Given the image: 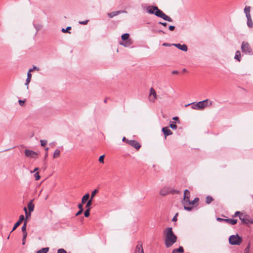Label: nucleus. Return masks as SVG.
Masks as SVG:
<instances>
[{
	"label": "nucleus",
	"instance_id": "obj_1",
	"mask_svg": "<svg viewBox=\"0 0 253 253\" xmlns=\"http://www.w3.org/2000/svg\"><path fill=\"white\" fill-rule=\"evenodd\" d=\"M146 11L149 14H154L156 16L160 17L166 21L169 22H172L173 21L170 17L167 15L156 6L149 5L146 7Z\"/></svg>",
	"mask_w": 253,
	"mask_h": 253
},
{
	"label": "nucleus",
	"instance_id": "obj_2",
	"mask_svg": "<svg viewBox=\"0 0 253 253\" xmlns=\"http://www.w3.org/2000/svg\"><path fill=\"white\" fill-rule=\"evenodd\" d=\"M166 232L165 244L167 248H169L176 242L177 237L173 233L171 227H168L166 228Z\"/></svg>",
	"mask_w": 253,
	"mask_h": 253
},
{
	"label": "nucleus",
	"instance_id": "obj_3",
	"mask_svg": "<svg viewBox=\"0 0 253 253\" xmlns=\"http://www.w3.org/2000/svg\"><path fill=\"white\" fill-rule=\"evenodd\" d=\"M208 102H210L209 106L211 105L212 102L210 101L209 99H207L197 103L193 102L190 104H188L186 105L185 106L186 107L189 105H191V108L193 109L202 110L205 109L208 106Z\"/></svg>",
	"mask_w": 253,
	"mask_h": 253
},
{
	"label": "nucleus",
	"instance_id": "obj_4",
	"mask_svg": "<svg viewBox=\"0 0 253 253\" xmlns=\"http://www.w3.org/2000/svg\"><path fill=\"white\" fill-rule=\"evenodd\" d=\"M243 241L242 238L238 234L232 235L229 238V242L231 245H240Z\"/></svg>",
	"mask_w": 253,
	"mask_h": 253
},
{
	"label": "nucleus",
	"instance_id": "obj_5",
	"mask_svg": "<svg viewBox=\"0 0 253 253\" xmlns=\"http://www.w3.org/2000/svg\"><path fill=\"white\" fill-rule=\"evenodd\" d=\"M242 51L246 54L253 55L252 49L249 43L246 42H243L241 45Z\"/></svg>",
	"mask_w": 253,
	"mask_h": 253
},
{
	"label": "nucleus",
	"instance_id": "obj_6",
	"mask_svg": "<svg viewBox=\"0 0 253 253\" xmlns=\"http://www.w3.org/2000/svg\"><path fill=\"white\" fill-rule=\"evenodd\" d=\"M239 218L242 221V223L245 224L253 223V222L251 218L248 215L242 214L239 216Z\"/></svg>",
	"mask_w": 253,
	"mask_h": 253
},
{
	"label": "nucleus",
	"instance_id": "obj_7",
	"mask_svg": "<svg viewBox=\"0 0 253 253\" xmlns=\"http://www.w3.org/2000/svg\"><path fill=\"white\" fill-rule=\"evenodd\" d=\"M126 143L136 149L137 150H138L141 147V145L137 141L134 140H126Z\"/></svg>",
	"mask_w": 253,
	"mask_h": 253
},
{
	"label": "nucleus",
	"instance_id": "obj_8",
	"mask_svg": "<svg viewBox=\"0 0 253 253\" xmlns=\"http://www.w3.org/2000/svg\"><path fill=\"white\" fill-rule=\"evenodd\" d=\"M25 155L27 157L30 158H36V156H37L38 154L35 152V151H33L32 150H30L29 149H25Z\"/></svg>",
	"mask_w": 253,
	"mask_h": 253
},
{
	"label": "nucleus",
	"instance_id": "obj_9",
	"mask_svg": "<svg viewBox=\"0 0 253 253\" xmlns=\"http://www.w3.org/2000/svg\"><path fill=\"white\" fill-rule=\"evenodd\" d=\"M216 220L218 221H219V222L224 221V222H227L228 223H229V224H230L231 225H235V224H236L237 223V219H224V218H220V217H217L216 218Z\"/></svg>",
	"mask_w": 253,
	"mask_h": 253
},
{
	"label": "nucleus",
	"instance_id": "obj_10",
	"mask_svg": "<svg viewBox=\"0 0 253 253\" xmlns=\"http://www.w3.org/2000/svg\"><path fill=\"white\" fill-rule=\"evenodd\" d=\"M156 92L155 91V89L151 87L150 88V94H149V97H150V100L152 102H154L155 101V99H156Z\"/></svg>",
	"mask_w": 253,
	"mask_h": 253
},
{
	"label": "nucleus",
	"instance_id": "obj_11",
	"mask_svg": "<svg viewBox=\"0 0 253 253\" xmlns=\"http://www.w3.org/2000/svg\"><path fill=\"white\" fill-rule=\"evenodd\" d=\"M172 45H173L178 49L183 51H187L188 50L187 46L186 44H181L180 43H172Z\"/></svg>",
	"mask_w": 253,
	"mask_h": 253
},
{
	"label": "nucleus",
	"instance_id": "obj_12",
	"mask_svg": "<svg viewBox=\"0 0 253 253\" xmlns=\"http://www.w3.org/2000/svg\"><path fill=\"white\" fill-rule=\"evenodd\" d=\"M24 216L23 215H21L19 216V220L17 222H16L15 224L14 225V226L13 227V229L11 231V232L15 230L19 226V225L22 223V222L24 220Z\"/></svg>",
	"mask_w": 253,
	"mask_h": 253
},
{
	"label": "nucleus",
	"instance_id": "obj_13",
	"mask_svg": "<svg viewBox=\"0 0 253 253\" xmlns=\"http://www.w3.org/2000/svg\"><path fill=\"white\" fill-rule=\"evenodd\" d=\"M134 253H144L141 243L139 242L136 245L134 250Z\"/></svg>",
	"mask_w": 253,
	"mask_h": 253
},
{
	"label": "nucleus",
	"instance_id": "obj_14",
	"mask_svg": "<svg viewBox=\"0 0 253 253\" xmlns=\"http://www.w3.org/2000/svg\"><path fill=\"white\" fill-rule=\"evenodd\" d=\"M190 194L188 190L185 189L184 192V200L185 202L187 203L190 200Z\"/></svg>",
	"mask_w": 253,
	"mask_h": 253
},
{
	"label": "nucleus",
	"instance_id": "obj_15",
	"mask_svg": "<svg viewBox=\"0 0 253 253\" xmlns=\"http://www.w3.org/2000/svg\"><path fill=\"white\" fill-rule=\"evenodd\" d=\"M162 131L165 135V137L172 134V131L169 129L168 127H163L162 128Z\"/></svg>",
	"mask_w": 253,
	"mask_h": 253
},
{
	"label": "nucleus",
	"instance_id": "obj_16",
	"mask_svg": "<svg viewBox=\"0 0 253 253\" xmlns=\"http://www.w3.org/2000/svg\"><path fill=\"white\" fill-rule=\"evenodd\" d=\"M31 78H32V74H31V73L30 72L28 71L27 73V78L26 80V83L25 84V85L27 86V88H28V84L31 81Z\"/></svg>",
	"mask_w": 253,
	"mask_h": 253
},
{
	"label": "nucleus",
	"instance_id": "obj_17",
	"mask_svg": "<svg viewBox=\"0 0 253 253\" xmlns=\"http://www.w3.org/2000/svg\"><path fill=\"white\" fill-rule=\"evenodd\" d=\"M169 193V189L166 188V187H165V188H163V189H162L160 191V192H159V194L162 195V196H165L167 194H168Z\"/></svg>",
	"mask_w": 253,
	"mask_h": 253
},
{
	"label": "nucleus",
	"instance_id": "obj_18",
	"mask_svg": "<svg viewBox=\"0 0 253 253\" xmlns=\"http://www.w3.org/2000/svg\"><path fill=\"white\" fill-rule=\"evenodd\" d=\"M122 12H123L122 11H115V12H111V13H108V15L109 17L110 18H112L114 16H116L117 15H118L119 14H120Z\"/></svg>",
	"mask_w": 253,
	"mask_h": 253
},
{
	"label": "nucleus",
	"instance_id": "obj_19",
	"mask_svg": "<svg viewBox=\"0 0 253 253\" xmlns=\"http://www.w3.org/2000/svg\"><path fill=\"white\" fill-rule=\"evenodd\" d=\"M234 59L238 61H241V53L239 50H237L235 53Z\"/></svg>",
	"mask_w": 253,
	"mask_h": 253
},
{
	"label": "nucleus",
	"instance_id": "obj_20",
	"mask_svg": "<svg viewBox=\"0 0 253 253\" xmlns=\"http://www.w3.org/2000/svg\"><path fill=\"white\" fill-rule=\"evenodd\" d=\"M183 252L184 250L183 247L180 246L178 249H173L172 253H177L178 252L181 253H183Z\"/></svg>",
	"mask_w": 253,
	"mask_h": 253
},
{
	"label": "nucleus",
	"instance_id": "obj_21",
	"mask_svg": "<svg viewBox=\"0 0 253 253\" xmlns=\"http://www.w3.org/2000/svg\"><path fill=\"white\" fill-rule=\"evenodd\" d=\"M89 197V194L88 193H86L85 195H84L82 199V204H84L87 200H88V198Z\"/></svg>",
	"mask_w": 253,
	"mask_h": 253
},
{
	"label": "nucleus",
	"instance_id": "obj_22",
	"mask_svg": "<svg viewBox=\"0 0 253 253\" xmlns=\"http://www.w3.org/2000/svg\"><path fill=\"white\" fill-rule=\"evenodd\" d=\"M28 208L30 212L33 211L34 210V205L32 203V202H30L28 204Z\"/></svg>",
	"mask_w": 253,
	"mask_h": 253
},
{
	"label": "nucleus",
	"instance_id": "obj_23",
	"mask_svg": "<svg viewBox=\"0 0 253 253\" xmlns=\"http://www.w3.org/2000/svg\"><path fill=\"white\" fill-rule=\"evenodd\" d=\"M120 44L123 45L125 47H128L131 45V42L130 40H127L125 41L124 42L120 43Z\"/></svg>",
	"mask_w": 253,
	"mask_h": 253
},
{
	"label": "nucleus",
	"instance_id": "obj_24",
	"mask_svg": "<svg viewBox=\"0 0 253 253\" xmlns=\"http://www.w3.org/2000/svg\"><path fill=\"white\" fill-rule=\"evenodd\" d=\"M213 200V198L211 196H207L206 198V203L207 204H210Z\"/></svg>",
	"mask_w": 253,
	"mask_h": 253
},
{
	"label": "nucleus",
	"instance_id": "obj_25",
	"mask_svg": "<svg viewBox=\"0 0 253 253\" xmlns=\"http://www.w3.org/2000/svg\"><path fill=\"white\" fill-rule=\"evenodd\" d=\"M199 199L197 197H196L193 201L189 200V201L187 203L189 205H194L195 203H197L199 201Z\"/></svg>",
	"mask_w": 253,
	"mask_h": 253
},
{
	"label": "nucleus",
	"instance_id": "obj_26",
	"mask_svg": "<svg viewBox=\"0 0 253 253\" xmlns=\"http://www.w3.org/2000/svg\"><path fill=\"white\" fill-rule=\"evenodd\" d=\"M129 35L128 33H125L122 35L121 38L123 41H126L128 39Z\"/></svg>",
	"mask_w": 253,
	"mask_h": 253
},
{
	"label": "nucleus",
	"instance_id": "obj_27",
	"mask_svg": "<svg viewBox=\"0 0 253 253\" xmlns=\"http://www.w3.org/2000/svg\"><path fill=\"white\" fill-rule=\"evenodd\" d=\"M60 151L59 150H58V149L55 150L53 153V158H56L59 157L60 155Z\"/></svg>",
	"mask_w": 253,
	"mask_h": 253
},
{
	"label": "nucleus",
	"instance_id": "obj_28",
	"mask_svg": "<svg viewBox=\"0 0 253 253\" xmlns=\"http://www.w3.org/2000/svg\"><path fill=\"white\" fill-rule=\"evenodd\" d=\"M26 226H27V221H25L22 227V228H21V230H22V231L23 232V234H24L25 233H27L26 232Z\"/></svg>",
	"mask_w": 253,
	"mask_h": 253
},
{
	"label": "nucleus",
	"instance_id": "obj_29",
	"mask_svg": "<svg viewBox=\"0 0 253 253\" xmlns=\"http://www.w3.org/2000/svg\"><path fill=\"white\" fill-rule=\"evenodd\" d=\"M250 247H251V243L249 242L244 250V253H250Z\"/></svg>",
	"mask_w": 253,
	"mask_h": 253
},
{
	"label": "nucleus",
	"instance_id": "obj_30",
	"mask_svg": "<svg viewBox=\"0 0 253 253\" xmlns=\"http://www.w3.org/2000/svg\"><path fill=\"white\" fill-rule=\"evenodd\" d=\"M251 7L246 6L244 8V12L246 14L250 13Z\"/></svg>",
	"mask_w": 253,
	"mask_h": 253
},
{
	"label": "nucleus",
	"instance_id": "obj_31",
	"mask_svg": "<svg viewBox=\"0 0 253 253\" xmlns=\"http://www.w3.org/2000/svg\"><path fill=\"white\" fill-rule=\"evenodd\" d=\"M27 236V233H25L23 234V238H22V245H24L26 242V239Z\"/></svg>",
	"mask_w": 253,
	"mask_h": 253
},
{
	"label": "nucleus",
	"instance_id": "obj_32",
	"mask_svg": "<svg viewBox=\"0 0 253 253\" xmlns=\"http://www.w3.org/2000/svg\"><path fill=\"white\" fill-rule=\"evenodd\" d=\"M247 25L250 28H252L253 26V22L252 19L247 20Z\"/></svg>",
	"mask_w": 253,
	"mask_h": 253
},
{
	"label": "nucleus",
	"instance_id": "obj_33",
	"mask_svg": "<svg viewBox=\"0 0 253 253\" xmlns=\"http://www.w3.org/2000/svg\"><path fill=\"white\" fill-rule=\"evenodd\" d=\"M71 26H68L67 27L66 29H64V28H62L61 29V31L63 32V33H66V32H68L69 33H70V32H68L69 30H71Z\"/></svg>",
	"mask_w": 253,
	"mask_h": 253
},
{
	"label": "nucleus",
	"instance_id": "obj_34",
	"mask_svg": "<svg viewBox=\"0 0 253 253\" xmlns=\"http://www.w3.org/2000/svg\"><path fill=\"white\" fill-rule=\"evenodd\" d=\"M92 199H90L88 201V202H87L86 204V206H85V207L87 209H90V206L91 205V204H92Z\"/></svg>",
	"mask_w": 253,
	"mask_h": 253
},
{
	"label": "nucleus",
	"instance_id": "obj_35",
	"mask_svg": "<svg viewBox=\"0 0 253 253\" xmlns=\"http://www.w3.org/2000/svg\"><path fill=\"white\" fill-rule=\"evenodd\" d=\"M98 192V190L97 189L94 190L92 192H91V198L90 199L92 200V199L93 198V197L95 196V195H96V194Z\"/></svg>",
	"mask_w": 253,
	"mask_h": 253
},
{
	"label": "nucleus",
	"instance_id": "obj_36",
	"mask_svg": "<svg viewBox=\"0 0 253 253\" xmlns=\"http://www.w3.org/2000/svg\"><path fill=\"white\" fill-rule=\"evenodd\" d=\"M89 214H90V210H89V209H87L84 212V216L86 217H87L89 216Z\"/></svg>",
	"mask_w": 253,
	"mask_h": 253
},
{
	"label": "nucleus",
	"instance_id": "obj_37",
	"mask_svg": "<svg viewBox=\"0 0 253 253\" xmlns=\"http://www.w3.org/2000/svg\"><path fill=\"white\" fill-rule=\"evenodd\" d=\"M169 126L172 129H175L177 128V126L175 124L174 122H172V124H170V125H169Z\"/></svg>",
	"mask_w": 253,
	"mask_h": 253
},
{
	"label": "nucleus",
	"instance_id": "obj_38",
	"mask_svg": "<svg viewBox=\"0 0 253 253\" xmlns=\"http://www.w3.org/2000/svg\"><path fill=\"white\" fill-rule=\"evenodd\" d=\"M34 177L36 180H38L40 178V176L39 173L37 172L34 174Z\"/></svg>",
	"mask_w": 253,
	"mask_h": 253
},
{
	"label": "nucleus",
	"instance_id": "obj_39",
	"mask_svg": "<svg viewBox=\"0 0 253 253\" xmlns=\"http://www.w3.org/2000/svg\"><path fill=\"white\" fill-rule=\"evenodd\" d=\"M24 211H25V214H26V217L27 218L28 217L30 216H31V212H29L28 213L27 212V209L26 207L24 208Z\"/></svg>",
	"mask_w": 253,
	"mask_h": 253
},
{
	"label": "nucleus",
	"instance_id": "obj_40",
	"mask_svg": "<svg viewBox=\"0 0 253 253\" xmlns=\"http://www.w3.org/2000/svg\"><path fill=\"white\" fill-rule=\"evenodd\" d=\"M48 250H49L48 248H43L41 250H40V251H41V252L42 253H47L48 252Z\"/></svg>",
	"mask_w": 253,
	"mask_h": 253
},
{
	"label": "nucleus",
	"instance_id": "obj_41",
	"mask_svg": "<svg viewBox=\"0 0 253 253\" xmlns=\"http://www.w3.org/2000/svg\"><path fill=\"white\" fill-rule=\"evenodd\" d=\"M40 142L42 146H44L47 144V141L46 140H41Z\"/></svg>",
	"mask_w": 253,
	"mask_h": 253
},
{
	"label": "nucleus",
	"instance_id": "obj_42",
	"mask_svg": "<svg viewBox=\"0 0 253 253\" xmlns=\"http://www.w3.org/2000/svg\"><path fill=\"white\" fill-rule=\"evenodd\" d=\"M104 155H101L99 157L98 160L101 163H104Z\"/></svg>",
	"mask_w": 253,
	"mask_h": 253
},
{
	"label": "nucleus",
	"instance_id": "obj_43",
	"mask_svg": "<svg viewBox=\"0 0 253 253\" xmlns=\"http://www.w3.org/2000/svg\"><path fill=\"white\" fill-rule=\"evenodd\" d=\"M57 253H67V252L63 249H59L57 251Z\"/></svg>",
	"mask_w": 253,
	"mask_h": 253
},
{
	"label": "nucleus",
	"instance_id": "obj_44",
	"mask_svg": "<svg viewBox=\"0 0 253 253\" xmlns=\"http://www.w3.org/2000/svg\"><path fill=\"white\" fill-rule=\"evenodd\" d=\"M184 209L187 211H191L192 210V207L186 206L185 205L184 206Z\"/></svg>",
	"mask_w": 253,
	"mask_h": 253
},
{
	"label": "nucleus",
	"instance_id": "obj_45",
	"mask_svg": "<svg viewBox=\"0 0 253 253\" xmlns=\"http://www.w3.org/2000/svg\"><path fill=\"white\" fill-rule=\"evenodd\" d=\"M34 70L39 71V69L38 68H37L36 66H34L32 69H30L29 70V72H30L31 73V72L33 71Z\"/></svg>",
	"mask_w": 253,
	"mask_h": 253
},
{
	"label": "nucleus",
	"instance_id": "obj_46",
	"mask_svg": "<svg viewBox=\"0 0 253 253\" xmlns=\"http://www.w3.org/2000/svg\"><path fill=\"white\" fill-rule=\"evenodd\" d=\"M88 20H86L85 21H79V23L82 25H86L88 23Z\"/></svg>",
	"mask_w": 253,
	"mask_h": 253
},
{
	"label": "nucleus",
	"instance_id": "obj_47",
	"mask_svg": "<svg viewBox=\"0 0 253 253\" xmlns=\"http://www.w3.org/2000/svg\"><path fill=\"white\" fill-rule=\"evenodd\" d=\"M83 204H80L78 205V208L80 209V210L83 211Z\"/></svg>",
	"mask_w": 253,
	"mask_h": 253
},
{
	"label": "nucleus",
	"instance_id": "obj_48",
	"mask_svg": "<svg viewBox=\"0 0 253 253\" xmlns=\"http://www.w3.org/2000/svg\"><path fill=\"white\" fill-rule=\"evenodd\" d=\"M177 215H178V213L175 214V216L172 219V221H176L177 220Z\"/></svg>",
	"mask_w": 253,
	"mask_h": 253
},
{
	"label": "nucleus",
	"instance_id": "obj_49",
	"mask_svg": "<svg viewBox=\"0 0 253 253\" xmlns=\"http://www.w3.org/2000/svg\"><path fill=\"white\" fill-rule=\"evenodd\" d=\"M25 103V100H19V103L20 106H23Z\"/></svg>",
	"mask_w": 253,
	"mask_h": 253
},
{
	"label": "nucleus",
	"instance_id": "obj_50",
	"mask_svg": "<svg viewBox=\"0 0 253 253\" xmlns=\"http://www.w3.org/2000/svg\"><path fill=\"white\" fill-rule=\"evenodd\" d=\"M241 214V212L240 211H236L235 212V214H234V215L233 216V217H235V216H240Z\"/></svg>",
	"mask_w": 253,
	"mask_h": 253
},
{
	"label": "nucleus",
	"instance_id": "obj_51",
	"mask_svg": "<svg viewBox=\"0 0 253 253\" xmlns=\"http://www.w3.org/2000/svg\"><path fill=\"white\" fill-rule=\"evenodd\" d=\"M163 45L164 46H169L172 45V44H170V43L165 42L163 43Z\"/></svg>",
	"mask_w": 253,
	"mask_h": 253
},
{
	"label": "nucleus",
	"instance_id": "obj_52",
	"mask_svg": "<svg viewBox=\"0 0 253 253\" xmlns=\"http://www.w3.org/2000/svg\"><path fill=\"white\" fill-rule=\"evenodd\" d=\"M246 16L247 18V20L252 19L250 13L246 14Z\"/></svg>",
	"mask_w": 253,
	"mask_h": 253
},
{
	"label": "nucleus",
	"instance_id": "obj_53",
	"mask_svg": "<svg viewBox=\"0 0 253 253\" xmlns=\"http://www.w3.org/2000/svg\"><path fill=\"white\" fill-rule=\"evenodd\" d=\"M169 29L170 31H173L175 29V27L174 26L170 25L169 26Z\"/></svg>",
	"mask_w": 253,
	"mask_h": 253
},
{
	"label": "nucleus",
	"instance_id": "obj_54",
	"mask_svg": "<svg viewBox=\"0 0 253 253\" xmlns=\"http://www.w3.org/2000/svg\"><path fill=\"white\" fill-rule=\"evenodd\" d=\"M159 24H161V25H162L164 26H167V23L166 22H159Z\"/></svg>",
	"mask_w": 253,
	"mask_h": 253
},
{
	"label": "nucleus",
	"instance_id": "obj_55",
	"mask_svg": "<svg viewBox=\"0 0 253 253\" xmlns=\"http://www.w3.org/2000/svg\"><path fill=\"white\" fill-rule=\"evenodd\" d=\"M83 211L79 210L76 214V216H78L81 214Z\"/></svg>",
	"mask_w": 253,
	"mask_h": 253
},
{
	"label": "nucleus",
	"instance_id": "obj_56",
	"mask_svg": "<svg viewBox=\"0 0 253 253\" xmlns=\"http://www.w3.org/2000/svg\"><path fill=\"white\" fill-rule=\"evenodd\" d=\"M178 73V72L176 70H174L172 72V74H177Z\"/></svg>",
	"mask_w": 253,
	"mask_h": 253
},
{
	"label": "nucleus",
	"instance_id": "obj_57",
	"mask_svg": "<svg viewBox=\"0 0 253 253\" xmlns=\"http://www.w3.org/2000/svg\"><path fill=\"white\" fill-rule=\"evenodd\" d=\"M39 169V168H36L33 171H32L31 172L33 173V172H35L36 171H37V170Z\"/></svg>",
	"mask_w": 253,
	"mask_h": 253
},
{
	"label": "nucleus",
	"instance_id": "obj_58",
	"mask_svg": "<svg viewBox=\"0 0 253 253\" xmlns=\"http://www.w3.org/2000/svg\"><path fill=\"white\" fill-rule=\"evenodd\" d=\"M173 120H178V117H174L173 118Z\"/></svg>",
	"mask_w": 253,
	"mask_h": 253
},
{
	"label": "nucleus",
	"instance_id": "obj_59",
	"mask_svg": "<svg viewBox=\"0 0 253 253\" xmlns=\"http://www.w3.org/2000/svg\"><path fill=\"white\" fill-rule=\"evenodd\" d=\"M126 140H127V139L126 138V137H123V141H125V142H126Z\"/></svg>",
	"mask_w": 253,
	"mask_h": 253
},
{
	"label": "nucleus",
	"instance_id": "obj_60",
	"mask_svg": "<svg viewBox=\"0 0 253 253\" xmlns=\"http://www.w3.org/2000/svg\"><path fill=\"white\" fill-rule=\"evenodd\" d=\"M48 157V153L46 152L45 154L44 158L46 159Z\"/></svg>",
	"mask_w": 253,
	"mask_h": 253
},
{
	"label": "nucleus",
	"instance_id": "obj_61",
	"mask_svg": "<svg viewBox=\"0 0 253 253\" xmlns=\"http://www.w3.org/2000/svg\"><path fill=\"white\" fill-rule=\"evenodd\" d=\"M159 33H163V34H165V32L161 30H160L159 31H158Z\"/></svg>",
	"mask_w": 253,
	"mask_h": 253
},
{
	"label": "nucleus",
	"instance_id": "obj_62",
	"mask_svg": "<svg viewBox=\"0 0 253 253\" xmlns=\"http://www.w3.org/2000/svg\"><path fill=\"white\" fill-rule=\"evenodd\" d=\"M45 151H46V152H47V151H48V147L45 148Z\"/></svg>",
	"mask_w": 253,
	"mask_h": 253
},
{
	"label": "nucleus",
	"instance_id": "obj_63",
	"mask_svg": "<svg viewBox=\"0 0 253 253\" xmlns=\"http://www.w3.org/2000/svg\"><path fill=\"white\" fill-rule=\"evenodd\" d=\"M37 253H42L41 252V251H40V250H39V251L37 252Z\"/></svg>",
	"mask_w": 253,
	"mask_h": 253
},
{
	"label": "nucleus",
	"instance_id": "obj_64",
	"mask_svg": "<svg viewBox=\"0 0 253 253\" xmlns=\"http://www.w3.org/2000/svg\"><path fill=\"white\" fill-rule=\"evenodd\" d=\"M104 101L105 103H106L107 102L106 99H105Z\"/></svg>",
	"mask_w": 253,
	"mask_h": 253
}]
</instances>
